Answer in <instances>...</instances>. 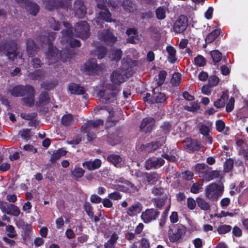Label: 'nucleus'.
I'll use <instances>...</instances> for the list:
<instances>
[{
    "instance_id": "56",
    "label": "nucleus",
    "mask_w": 248,
    "mask_h": 248,
    "mask_svg": "<svg viewBox=\"0 0 248 248\" xmlns=\"http://www.w3.org/2000/svg\"><path fill=\"white\" fill-rule=\"evenodd\" d=\"M31 64L34 68H38L41 67L43 63L39 58H34L32 59Z\"/></svg>"
},
{
    "instance_id": "41",
    "label": "nucleus",
    "mask_w": 248,
    "mask_h": 248,
    "mask_svg": "<svg viewBox=\"0 0 248 248\" xmlns=\"http://www.w3.org/2000/svg\"><path fill=\"white\" fill-rule=\"evenodd\" d=\"M85 173V171L81 168L75 167L72 171V176L76 179H78L82 177Z\"/></svg>"
},
{
    "instance_id": "40",
    "label": "nucleus",
    "mask_w": 248,
    "mask_h": 248,
    "mask_svg": "<svg viewBox=\"0 0 248 248\" xmlns=\"http://www.w3.org/2000/svg\"><path fill=\"white\" fill-rule=\"evenodd\" d=\"M109 58L111 61L120 60L122 57V51L120 49L112 50L110 52Z\"/></svg>"
},
{
    "instance_id": "62",
    "label": "nucleus",
    "mask_w": 248,
    "mask_h": 248,
    "mask_svg": "<svg viewBox=\"0 0 248 248\" xmlns=\"http://www.w3.org/2000/svg\"><path fill=\"white\" fill-rule=\"evenodd\" d=\"M202 187V185L199 183H194L191 188L190 191L194 194L199 193V190Z\"/></svg>"
},
{
    "instance_id": "60",
    "label": "nucleus",
    "mask_w": 248,
    "mask_h": 248,
    "mask_svg": "<svg viewBox=\"0 0 248 248\" xmlns=\"http://www.w3.org/2000/svg\"><path fill=\"white\" fill-rule=\"evenodd\" d=\"M225 123L221 120H218L216 121V126L217 130L218 132L222 131L225 128Z\"/></svg>"
},
{
    "instance_id": "36",
    "label": "nucleus",
    "mask_w": 248,
    "mask_h": 248,
    "mask_svg": "<svg viewBox=\"0 0 248 248\" xmlns=\"http://www.w3.org/2000/svg\"><path fill=\"white\" fill-rule=\"evenodd\" d=\"M188 44V40L187 39H182L179 43V47L182 50H184L185 51H182V53H188L189 56L192 55V51L190 49L189 47H187Z\"/></svg>"
},
{
    "instance_id": "18",
    "label": "nucleus",
    "mask_w": 248,
    "mask_h": 248,
    "mask_svg": "<svg viewBox=\"0 0 248 248\" xmlns=\"http://www.w3.org/2000/svg\"><path fill=\"white\" fill-rule=\"evenodd\" d=\"M165 162V160L161 158H158L155 160L150 158L147 160L145 163V168L146 170H150L152 168H158L162 166Z\"/></svg>"
},
{
    "instance_id": "7",
    "label": "nucleus",
    "mask_w": 248,
    "mask_h": 248,
    "mask_svg": "<svg viewBox=\"0 0 248 248\" xmlns=\"http://www.w3.org/2000/svg\"><path fill=\"white\" fill-rule=\"evenodd\" d=\"M63 25L65 27V30H63L62 32V41L69 43L70 46L72 47L80 46V42L78 40L73 38L74 34L71 29V25L67 22H64Z\"/></svg>"
},
{
    "instance_id": "1",
    "label": "nucleus",
    "mask_w": 248,
    "mask_h": 248,
    "mask_svg": "<svg viewBox=\"0 0 248 248\" xmlns=\"http://www.w3.org/2000/svg\"><path fill=\"white\" fill-rule=\"evenodd\" d=\"M11 95L16 97L24 96L22 99L23 104L26 106L31 107L34 103V89L29 85L17 86L11 91Z\"/></svg>"
},
{
    "instance_id": "11",
    "label": "nucleus",
    "mask_w": 248,
    "mask_h": 248,
    "mask_svg": "<svg viewBox=\"0 0 248 248\" xmlns=\"http://www.w3.org/2000/svg\"><path fill=\"white\" fill-rule=\"evenodd\" d=\"M188 20L186 16H180L175 21L173 25V30L176 33H182L187 28Z\"/></svg>"
},
{
    "instance_id": "46",
    "label": "nucleus",
    "mask_w": 248,
    "mask_h": 248,
    "mask_svg": "<svg viewBox=\"0 0 248 248\" xmlns=\"http://www.w3.org/2000/svg\"><path fill=\"white\" fill-rule=\"evenodd\" d=\"M197 203L198 205L202 210H207L210 209L209 204L202 198L197 199Z\"/></svg>"
},
{
    "instance_id": "27",
    "label": "nucleus",
    "mask_w": 248,
    "mask_h": 248,
    "mask_svg": "<svg viewBox=\"0 0 248 248\" xmlns=\"http://www.w3.org/2000/svg\"><path fill=\"white\" fill-rule=\"evenodd\" d=\"M88 121L85 123L81 127V131L84 133H86L89 141H91L94 138V134H90V131L93 128H94L93 126L88 125Z\"/></svg>"
},
{
    "instance_id": "28",
    "label": "nucleus",
    "mask_w": 248,
    "mask_h": 248,
    "mask_svg": "<svg viewBox=\"0 0 248 248\" xmlns=\"http://www.w3.org/2000/svg\"><path fill=\"white\" fill-rule=\"evenodd\" d=\"M128 35L127 40L130 43H136L139 39L136 31L134 29H130L127 31Z\"/></svg>"
},
{
    "instance_id": "10",
    "label": "nucleus",
    "mask_w": 248,
    "mask_h": 248,
    "mask_svg": "<svg viewBox=\"0 0 248 248\" xmlns=\"http://www.w3.org/2000/svg\"><path fill=\"white\" fill-rule=\"evenodd\" d=\"M0 209L5 214L17 217L20 213L19 208L14 204L0 201Z\"/></svg>"
},
{
    "instance_id": "39",
    "label": "nucleus",
    "mask_w": 248,
    "mask_h": 248,
    "mask_svg": "<svg viewBox=\"0 0 248 248\" xmlns=\"http://www.w3.org/2000/svg\"><path fill=\"white\" fill-rule=\"evenodd\" d=\"M220 31L219 30L216 29L209 33L205 38V42L206 43H210L212 42L220 34Z\"/></svg>"
},
{
    "instance_id": "15",
    "label": "nucleus",
    "mask_w": 248,
    "mask_h": 248,
    "mask_svg": "<svg viewBox=\"0 0 248 248\" xmlns=\"http://www.w3.org/2000/svg\"><path fill=\"white\" fill-rule=\"evenodd\" d=\"M75 15L78 18H83L86 14V8L81 0L76 1L74 5Z\"/></svg>"
},
{
    "instance_id": "24",
    "label": "nucleus",
    "mask_w": 248,
    "mask_h": 248,
    "mask_svg": "<svg viewBox=\"0 0 248 248\" xmlns=\"http://www.w3.org/2000/svg\"><path fill=\"white\" fill-rule=\"evenodd\" d=\"M141 210V204L140 202H137L134 203L127 209V214L129 216L132 217L137 213H140Z\"/></svg>"
},
{
    "instance_id": "29",
    "label": "nucleus",
    "mask_w": 248,
    "mask_h": 248,
    "mask_svg": "<svg viewBox=\"0 0 248 248\" xmlns=\"http://www.w3.org/2000/svg\"><path fill=\"white\" fill-rule=\"evenodd\" d=\"M45 72L42 70H36L33 72L30 73L28 77L32 80H40L45 76Z\"/></svg>"
},
{
    "instance_id": "37",
    "label": "nucleus",
    "mask_w": 248,
    "mask_h": 248,
    "mask_svg": "<svg viewBox=\"0 0 248 248\" xmlns=\"http://www.w3.org/2000/svg\"><path fill=\"white\" fill-rule=\"evenodd\" d=\"M167 10V8L165 6H160L158 7L155 10L156 18L159 20L165 19Z\"/></svg>"
},
{
    "instance_id": "58",
    "label": "nucleus",
    "mask_w": 248,
    "mask_h": 248,
    "mask_svg": "<svg viewBox=\"0 0 248 248\" xmlns=\"http://www.w3.org/2000/svg\"><path fill=\"white\" fill-rule=\"evenodd\" d=\"M49 23L51 27L54 30L58 31L60 29V25L58 22H57L55 19L53 17H51L49 19Z\"/></svg>"
},
{
    "instance_id": "32",
    "label": "nucleus",
    "mask_w": 248,
    "mask_h": 248,
    "mask_svg": "<svg viewBox=\"0 0 248 248\" xmlns=\"http://www.w3.org/2000/svg\"><path fill=\"white\" fill-rule=\"evenodd\" d=\"M49 101L48 93L47 92H42L40 95L39 100L37 102V106H40L47 104Z\"/></svg>"
},
{
    "instance_id": "50",
    "label": "nucleus",
    "mask_w": 248,
    "mask_h": 248,
    "mask_svg": "<svg viewBox=\"0 0 248 248\" xmlns=\"http://www.w3.org/2000/svg\"><path fill=\"white\" fill-rule=\"evenodd\" d=\"M231 226L229 225H222L219 226L217 229L219 234H225L229 232L231 230Z\"/></svg>"
},
{
    "instance_id": "30",
    "label": "nucleus",
    "mask_w": 248,
    "mask_h": 248,
    "mask_svg": "<svg viewBox=\"0 0 248 248\" xmlns=\"http://www.w3.org/2000/svg\"><path fill=\"white\" fill-rule=\"evenodd\" d=\"M27 11L31 15L35 16L39 10V6L35 3L30 1L25 7Z\"/></svg>"
},
{
    "instance_id": "45",
    "label": "nucleus",
    "mask_w": 248,
    "mask_h": 248,
    "mask_svg": "<svg viewBox=\"0 0 248 248\" xmlns=\"http://www.w3.org/2000/svg\"><path fill=\"white\" fill-rule=\"evenodd\" d=\"M210 55L215 64L218 62L222 59V54L217 50L211 51Z\"/></svg>"
},
{
    "instance_id": "57",
    "label": "nucleus",
    "mask_w": 248,
    "mask_h": 248,
    "mask_svg": "<svg viewBox=\"0 0 248 248\" xmlns=\"http://www.w3.org/2000/svg\"><path fill=\"white\" fill-rule=\"evenodd\" d=\"M84 209L90 218H93V208L89 203H86L84 205Z\"/></svg>"
},
{
    "instance_id": "9",
    "label": "nucleus",
    "mask_w": 248,
    "mask_h": 248,
    "mask_svg": "<svg viewBox=\"0 0 248 248\" xmlns=\"http://www.w3.org/2000/svg\"><path fill=\"white\" fill-rule=\"evenodd\" d=\"M75 34L76 37L82 39H86L90 35L89 25L85 21L78 22L74 27Z\"/></svg>"
},
{
    "instance_id": "23",
    "label": "nucleus",
    "mask_w": 248,
    "mask_h": 248,
    "mask_svg": "<svg viewBox=\"0 0 248 248\" xmlns=\"http://www.w3.org/2000/svg\"><path fill=\"white\" fill-rule=\"evenodd\" d=\"M210 168L205 164H197L195 166V170L199 176L203 179L207 172L210 170Z\"/></svg>"
},
{
    "instance_id": "64",
    "label": "nucleus",
    "mask_w": 248,
    "mask_h": 248,
    "mask_svg": "<svg viewBox=\"0 0 248 248\" xmlns=\"http://www.w3.org/2000/svg\"><path fill=\"white\" fill-rule=\"evenodd\" d=\"M81 141V136L79 135L77 136L72 140H67L66 142L69 144L77 145Z\"/></svg>"
},
{
    "instance_id": "20",
    "label": "nucleus",
    "mask_w": 248,
    "mask_h": 248,
    "mask_svg": "<svg viewBox=\"0 0 248 248\" xmlns=\"http://www.w3.org/2000/svg\"><path fill=\"white\" fill-rule=\"evenodd\" d=\"M155 90H156V88L153 90V93L150 100V103H161L164 102L166 99L165 94L161 92H157L155 91Z\"/></svg>"
},
{
    "instance_id": "16",
    "label": "nucleus",
    "mask_w": 248,
    "mask_h": 248,
    "mask_svg": "<svg viewBox=\"0 0 248 248\" xmlns=\"http://www.w3.org/2000/svg\"><path fill=\"white\" fill-rule=\"evenodd\" d=\"M70 4L71 0H62L61 1H59L58 0H51L46 2V7L50 10L59 7H67Z\"/></svg>"
},
{
    "instance_id": "63",
    "label": "nucleus",
    "mask_w": 248,
    "mask_h": 248,
    "mask_svg": "<svg viewBox=\"0 0 248 248\" xmlns=\"http://www.w3.org/2000/svg\"><path fill=\"white\" fill-rule=\"evenodd\" d=\"M161 129L164 133H169L171 129V125L168 122H165L161 126Z\"/></svg>"
},
{
    "instance_id": "38",
    "label": "nucleus",
    "mask_w": 248,
    "mask_h": 248,
    "mask_svg": "<svg viewBox=\"0 0 248 248\" xmlns=\"http://www.w3.org/2000/svg\"><path fill=\"white\" fill-rule=\"evenodd\" d=\"M118 238L117 234H113L110 238L104 244V248H114Z\"/></svg>"
},
{
    "instance_id": "3",
    "label": "nucleus",
    "mask_w": 248,
    "mask_h": 248,
    "mask_svg": "<svg viewBox=\"0 0 248 248\" xmlns=\"http://www.w3.org/2000/svg\"><path fill=\"white\" fill-rule=\"evenodd\" d=\"M134 62L130 58H124L122 60V68L114 70L111 74L110 79L113 85H120L127 78V70L131 67Z\"/></svg>"
},
{
    "instance_id": "54",
    "label": "nucleus",
    "mask_w": 248,
    "mask_h": 248,
    "mask_svg": "<svg viewBox=\"0 0 248 248\" xmlns=\"http://www.w3.org/2000/svg\"><path fill=\"white\" fill-rule=\"evenodd\" d=\"M104 121L101 119H97L96 120H89L88 121V125L93 126V128H96L97 126L103 125Z\"/></svg>"
},
{
    "instance_id": "34",
    "label": "nucleus",
    "mask_w": 248,
    "mask_h": 248,
    "mask_svg": "<svg viewBox=\"0 0 248 248\" xmlns=\"http://www.w3.org/2000/svg\"><path fill=\"white\" fill-rule=\"evenodd\" d=\"M219 175V172L217 170H208L204 176L203 181L209 182L211 180L217 178Z\"/></svg>"
},
{
    "instance_id": "42",
    "label": "nucleus",
    "mask_w": 248,
    "mask_h": 248,
    "mask_svg": "<svg viewBox=\"0 0 248 248\" xmlns=\"http://www.w3.org/2000/svg\"><path fill=\"white\" fill-rule=\"evenodd\" d=\"M62 123L65 126L71 125L73 123V117L71 114L63 115L61 120Z\"/></svg>"
},
{
    "instance_id": "21",
    "label": "nucleus",
    "mask_w": 248,
    "mask_h": 248,
    "mask_svg": "<svg viewBox=\"0 0 248 248\" xmlns=\"http://www.w3.org/2000/svg\"><path fill=\"white\" fill-rule=\"evenodd\" d=\"M102 164V161L99 159L93 161H85L82 163V166L90 170L99 169Z\"/></svg>"
},
{
    "instance_id": "49",
    "label": "nucleus",
    "mask_w": 248,
    "mask_h": 248,
    "mask_svg": "<svg viewBox=\"0 0 248 248\" xmlns=\"http://www.w3.org/2000/svg\"><path fill=\"white\" fill-rule=\"evenodd\" d=\"M6 231L8 232L7 235L10 238H15L17 234L14 227L12 225H8L6 227Z\"/></svg>"
},
{
    "instance_id": "17",
    "label": "nucleus",
    "mask_w": 248,
    "mask_h": 248,
    "mask_svg": "<svg viewBox=\"0 0 248 248\" xmlns=\"http://www.w3.org/2000/svg\"><path fill=\"white\" fill-rule=\"evenodd\" d=\"M99 38L107 44L113 43L116 41L117 38L112 33L110 30L103 31L99 32Z\"/></svg>"
},
{
    "instance_id": "51",
    "label": "nucleus",
    "mask_w": 248,
    "mask_h": 248,
    "mask_svg": "<svg viewBox=\"0 0 248 248\" xmlns=\"http://www.w3.org/2000/svg\"><path fill=\"white\" fill-rule=\"evenodd\" d=\"M200 108V106L198 103L192 102L190 104V106H186L184 109L189 111H195Z\"/></svg>"
},
{
    "instance_id": "19",
    "label": "nucleus",
    "mask_w": 248,
    "mask_h": 248,
    "mask_svg": "<svg viewBox=\"0 0 248 248\" xmlns=\"http://www.w3.org/2000/svg\"><path fill=\"white\" fill-rule=\"evenodd\" d=\"M84 69L85 71L91 73L97 72L99 70L100 67L97 64L96 60L92 59L85 63Z\"/></svg>"
},
{
    "instance_id": "2",
    "label": "nucleus",
    "mask_w": 248,
    "mask_h": 248,
    "mask_svg": "<svg viewBox=\"0 0 248 248\" xmlns=\"http://www.w3.org/2000/svg\"><path fill=\"white\" fill-rule=\"evenodd\" d=\"M55 38V33L51 32L48 34L47 38L44 40V43L48 44V50L46 52V61L48 64H53L61 60L64 62L67 59L64 55H61L56 47L51 45V42Z\"/></svg>"
},
{
    "instance_id": "33",
    "label": "nucleus",
    "mask_w": 248,
    "mask_h": 248,
    "mask_svg": "<svg viewBox=\"0 0 248 248\" xmlns=\"http://www.w3.org/2000/svg\"><path fill=\"white\" fill-rule=\"evenodd\" d=\"M107 159L115 167H118L119 163H120L122 160L120 155L115 154H111L108 155Z\"/></svg>"
},
{
    "instance_id": "35",
    "label": "nucleus",
    "mask_w": 248,
    "mask_h": 248,
    "mask_svg": "<svg viewBox=\"0 0 248 248\" xmlns=\"http://www.w3.org/2000/svg\"><path fill=\"white\" fill-rule=\"evenodd\" d=\"M124 9L129 12H133L136 9V5L131 1L126 0L121 3Z\"/></svg>"
},
{
    "instance_id": "59",
    "label": "nucleus",
    "mask_w": 248,
    "mask_h": 248,
    "mask_svg": "<svg viewBox=\"0 0 248 248\" xmlns=\"http://www.w3.org/2000/svg\"><path fill=\"white\" fill-rule=\"evenodd\" d=\"M234 99L233 98L231 97L228 103L226 105V110L228 112H231L234 108Z\"/></svg>"
},
{
    "instance_id": "31",
    "label": "nucleus",
    "mask_w": 248,
    "mask_h": 248,
    "mask_svg": "<svg viewBox=\"0 0 248 248\" xmlns=\"http://www.w3.org/2000/svg\"><path fill=\"white\" fill-rule=\"evenodd\" d=\"M166 50L168 53V59L169 62L173 63L176 61V50L174 48L171 46H168Z\"/></svg>"
},
{
    "instance_id": "4",
    "label": "nucleus",
    "mask_w": 248,
    "mask_h": 248,
    "mask_svg": "<svg viewBox=\"0 0 248 248\" xmlns=\"http://www.w3.org/2000/svg\"><path fill=\"white\" fill-rule=\"evenodd\" d=\"M120 88L111 83H104L98 95L105 103H109L116 100Z\"/></svg>"
},
{
    "instance_id": "55",
    "label": "nucleus",
    "mask_w": 248,
    "mask_h": 248,
    "mask_svg": "<svg viewBox=\"0 0 248 248\" xmlns=\"http://www.w3.org/2000/svg\"><path fill=\"white\" fill-rule=\"evenodd\" d=\"M233 166V161L231 159H228L224 163V170L225 171L229 172Z\"/></svg>"
},
{
    "instance_id": "13",
    "label": "nucleus",
    "mask_w": 248,
    "mask_h": 248,
    "mask_svg": "<svg viewBox=\"0 0 248 248\" xmlns=\"http://www.w3.org/2000/svg\"><path fill=\"white\" fill-rule=\"evenodd\" d=\"M155 121L152 117H146L143 119L140 128V130L145 133L152 131L155 125Z\"/></svg>"
},
{
    "instance_id": "14",
    "label": "nucleus",
    "mask_w": 248,
    "mask_h": 248,
    "mask_svg": "<svg viewBox=\"0 0 248 248\" xmlns=\"http://www.w3.org/2000/svg\"><path fill=\"white\" fill-rule=\"evenodd\" d=\"M111 14L108 9H106L104 11H101L99 13L98 16L96 19L97 24L99 26V28H102L103 26L100 24L101 20H103L108 22H116V19H113L111 17Z\"/></svg>"
},
{
    "instance_id": "5",
    "label": "nucleus",
    "mask_w": 248,
    "mask_h": 248,
    "mask_svg": "<svg viewBox=\"0 0 248 248\" xmlns=\"http://www.w3.org/2000/svg\"><path fill=\"white\" fill-rule=\"evenodd\" d=\"M186 232V228L182 224L171 225L168 231L169 240L172 243L179 242Z\"/></svg>"
},
{
    "instance_id": "25",
    "label": "nucleus",
    "mask_w": 248,
    "mask_h": 248,
    "mask_svg": "<svg viewBox=\"0 0 248 248\" xmlns=\"http://www.w3.org/2000/svg\"><path fill=\"white\" fill-rule=\"evenodd\" d=\"M68 89L71 93L76 94H84L85 93L84 89L76 83H71L69 85Z\"/></svg>"
},
{
    "instance_id": "43",
    "label": "nucleus",
    "mask_w": 248,
    "mask_h": 248,
    "mask_svg": "<svg viewBox=\"0 0 248 248\" xmlns=\"http://www.w3.org/2000/svg\"><path fill=\"white\" fill-rule=\"evenodd\" d=\"M106 52V49L104 47L102 46H98L96 48L95 51L93 52V55L97 56L98 59H101L104 58Z\"/></svg>"
},
{
    "instance_id": "26",
    "label": "nucleus",
    "mask_w": 248,
    "mask_h": 248,
    "mask_svg": "<svg viewBox=\"0 0 248 248\" xmlns=\"http://www.w3.org/2000/svg\"><path fill=\"white\" fill-rule=\"evenodd\" d=\"M228 99V93L223 92L220 98H219L215 102L214 106L218 108H223L225 105L226 101Z\"/></svg>"
},
{
    "instance_id": "47",
    "label": "nucleus",
    "mask_w": 248,
    "mask_h": 248,
    "mask_svg": "<svg viewBox=\"0 0 248 248\" xmlns=\"http://www.w3.org/2000/svg\"><path fill=\"white\" fill-rule=\"evenodd\" d=\"M162 145V143H160L158 141L152 142L148 144L147 147V150L150 152H153Z\"/></svg>"
},
{
    "instance_id": "22",
    "label": "nucleus",
    "mask_w": 248,
    "mask_h": 248,
    "mask_svg": "<svg viewBox=\"0 0 248 248\" xmlns=\"http://www.w3.org/2000/svg\"><path fill=\"white\" fill-rule=\"evenodd\" d=\"M39 48L36 46L34 41L31 39L27 42V52L29 57H33L38 51Z\"/></svg>"
},
{
    "instance_id": "8",
    "label": "nucleus",
    "mask_w": 248,
    "mask_h": 248,
    "mask_svg": "<svg viewBox=\"0 0 248 248\" xmlns=\"http://www.w3.org/2000/svg\"><path fill=\"white\" fill-rule=\"evenodd\" d=\"M17 44L16 41L6 43L0 46V52H3L9 60L13 61L17 57Z\"/></svg>"
},
{
    "instance_id": "44",
    "label": "nucleus",
    "mask_w": 248,
    "mask_h": 248,
    "mask_svg": "<svg viewBox=\"0 0 248 248\" xmlns=\"http://www.w3.org/2000/svg\"><path fill=\"white\" fill-rule=\"evenodd\" d=\"M23 230L24 233L23 235L24 241H27L30 237V235L32 232V227L31 225L26 224L24 225Z\"/></svg>"
},
{
    "instance_id": "53",
    "label": "nucleus",
    "mask_w": 248,
    "mask_h": 248,
    "mask_svg": "<svg viewBox=\"0 0 248 248\" xmlns=\"http://www.w3.org/2000/svg\"><path fill=\"white\" fill-rule=\"evenodd\" d=\"M167 73L165 71H161L158 74V81H157V85L158 86L162 85L166 78Z\"/></svg>"
},
{
    "instance_id": "6",
    "label": "nucleus",
    "mask_w": 248,
    "mask_h": 248,
    "mask_svg": "<svg viewBox=\"0 0 248 248\" xmlns=\"http://www.w3.org/2000/svg\"><path fill=\"white\" fill-rule=\"evenodd\" d=\"M223 191L224 186L222 185L212 183L205 188V196L209 200L217 201L222 195Z\"/></svg>"
},
{
    "instance_id": "61",
    "label": "nucleus",
    "mask_w": 248,
    "mask_h": 248,
    "mask_svg": "<svg viewBox=\"0 0 248 248\" xmlns=\"http://www.w3.org/2000/svg\"><path fill=\"white\" fill-rule=\"evenodd\" d=\"M108 197L112 200L118 201L122 198V195L119 192L115 191L109 194Z\"/></svg>"
},
{
    "instance_id": "12",
    "label": "nucleus",
    "mask_w": 248,
    "mask_h": 248,
    "mask_svg": "<svg viewBox=\"0 0 248 248\" xmlns=\"http://www.w3.org/2000/svg\"><path fill=\"white\" fill-rule=\"evenodd\" d=\"M160 212L156 209H147L142 212L141 218L144 223H147L153 220H155L159 215Z\"/></svg>"
},
{
    "instance_id": "52",
    "label": "nucleus",
    "mask_w": 248,
    "mask_h": 248,
    "mask_svg": "<svg viewBox=\"0 0 248 248\" xmlns=\"http://www.w3.org/2000/svg\"><path fill=\"white\" fill-rule=\"evenodd\" d=\"M195 63L199 66H203L206 63V61L204 57L201 55H199L194 59Z\"/></svg>"
},
{
    "instance_id": "48",
    "label": "nucleus",
    "mask_w": 248,
    "mask_h": 248,
    "mask_svg": "<svg viewBox=\"0 0 248 248\" xmlns=\"http://www.w3.org/2000/svg\"><path fill=\"white\" fill-rule=\"evenodd\" d=\"M181 80V75L179 73H175L173 74L171 79V83L173 86L178 85Z\"/></svg>"
}]
</instances>
